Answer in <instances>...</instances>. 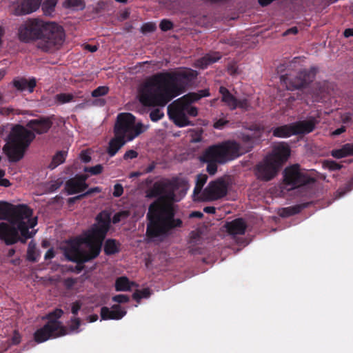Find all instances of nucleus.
<instances>
[{"label": "nucleus", "mask_w": 353, "mask_h": 353, "mask_svg": "<svg viewBox=\"0 0 353 353\" xmlns=\"http://www.w3.org/2000/svg\"><path fill=\"white\" fill-rule=\"evenodd\" d=\"M174 181L163 179L154 183L148 190L147 196L159 197L149 207L147 217V235L152 241L161 240L168 235L170 230L182 225L180 219L174 218L172 201H177L174 192Z\"/></svg>", "instance_id": "f257e3e1"}, {"label": "nucleus", "mask_w": 353, "mask_h": 353, "mask_svg": "<svg viewBox=\"0 0 353 353\" xmlns=\"http://www.w3.org/2000/svg\"><path fill=\"white\" fill-rule=\"evenodd\" d=\"M196 76V72L191 69L157 73L139 85L137 98L144 106L163 108L182 94Z\"/></svg>", "instance_id": "f03ea898"}, {"label": "nucleus", "mask_w": 353, "mask_h": 353, "mask_svg": "<svg viewBox=\"0 0 353 353\" xmlns=\"http://www.w3.org/2000/svg\"><path fill=\"white\" fill-rule=\"evenodd\" d=\"M97 223L79 239L72 241L65 254L68 260L85 263L96 258L110 226V217L105 212L97 216Z\"/></svg>", "instance_id": "7ed1b4c3"}, {"label": "nucleus", "mask_w": 353, "mask_h": 353, "mask_svg": "<svg viewBox=\"0 0 353 353\" xmlns=\"http://www.w3.org/2000/svg\"><path fill=\"white\" fill-rule=\"evenodd\" d=\"M21 217L9 219L8 222L0 223V240L6 245H12L18 241L25 243L26 239L32 238L36 233L29 231L37 224V217L28 216V219Z\"/></svg>", "instance_id": "20e7f679"}, {"label": "nucleus", "mask_w": 353, "mask_h": 353, "mask_svg": "<svg viewBox=\"0 0 353 353\" xmlns=\"http://www.w3.org/2000/svg\"><path fill=\"white\" fill-rule=\"evenodd\" d=\"M243 152L236 141H228L209 147L201 157V160L208 163L207 171L213 175L217 170L216 163H225L237 158Z\"/></svg>", "instance_id": "39448f33"}, {"label": "nucleus", "mask_w": 353, "mask_h": 353, "mask_svg": "<svg viewBox=\"0 0 353 353\" xmlns=\"http://www.w3.org/2000/svg\"><path fill=\"white\" fill-rule=\"evenodd\" d=\"M34 137L30 130L21 125H14L9 134L8 143L3 148L9 161L17 162L23 159L26 148Z\"/></svg>", "instance_id": "423d86ee"}, {"label": "nucleus", "mask_w": 353, "mask_h": 353, "mask_svg": "<svg viewBox=\"0 0 353 353\" xmlns=\"http://www.w3.org/2000/svg\"><path fill=\"white\" fill-rule=\"evenodd\" d=\"M208 176L205 174L196 175L195 186L192 193L194 201H213L225 196L227 194V185L224 180L218 179L210 181L203 189Z\"/></svg>", "instance_id": "0eeeda50"}, {"label": "nucleus", "mask_w": 353, "mask_h": 353, "mask_svg": "<svg viewBox=\"0 0 353 353\" xmlns=\"http://www.w3.org/2000/svg\"><path fill=\"white\" fill-rule=\"evenodd\" d=\"M209 95L208 90H201L198 92L188 93L176 100L174 102V108L172 112L175 123L180 127L188 125L190 121L185 117V114H188L190 117H196L198 114L197 108L192 106L191 103Z\"/></svg>", "instance_id": "6e6552de"}, {"label": "nucleus", "mask_w": 353, "mask_h": 353, "mask_svg": "<svg viewBox=\"0 0 353 353\" xmlns=\"http://www.w3.org/2000/svg\"><path fill=\"white\" fill-rule=\"evenodd\" d=\"M38 48L43 51L49 52L62 45L65 34L61 26L54 22L41 21Z\"/></svg>", "instance_id": "1a4fd4ad"}, {"label": "nucleus", "mask_w": 353, "mask_h": 353, "mask_svg": "<svg viewBox=\"0 0 353 353\" xmlns=\"http://www.w3.org/2000/svg\"><path fill=\"white\" fill-rule=\"evenodd\" d=\"M148 127L140 121L136 122L135 117L131 113H120L117 115L114 131L115 134L129 142L145 132Z\"/></svg>", "instance_id": "9d476101"}, {"label": "nucleus", "mask_w": 353, "mask_h": 353, "mask_svg": "<svg viewBox=\"0 0 353 353\" xmlns=\"http://www.w3.org/2000/svg\"><path fill=\"white\" fill-rule=\"evenodd\" d=\"M63 314L62 310L56 309L48 315V323L34 332V339L37 343L68 334L66 328L57 320Z\"/></svg>", "instance_id": "9b49d317"}, {"label": "nucleus", "mask_w": 353, "mask_h": 353, "mask_svg": "<svg viewBox=\"0 0 353 353\" xmlns=\"http://www.w3.org/2000/svg\"><path fill=\"white\" fill-rule=\"evenodd\" d=\"M314 79V73L306 70L301 71L296 74H285L280 77L281 83L287 90H294L306 87Z\"/></svg>", "instance_id": "f8f14e48"}, {"label": "nucleus", "mask_w": 353, "mask_h": 353, "mask_svg": "<svg viewBox=\"0 0 353 353\" xmlns=\"http://www.w3.org/2000/svg\"><path fill=\"white\" fill-rule=\"evenodd\" d=\"M312 181L305 170L300 169L299 165L286 168L284 170V181L292 188L309 183Z\"/></svg>", "instance_id": "ddd939ff"}, {"label": "nucleus", "mask_w": 353, "mask_h": 353, "mask_svg": "<svg viewBox=\"0 0 353 353\" xmlns=\"http://www.w3.org/2000/svg\"><path fill=\"white\" fill-rule=\"evenodd\" d=\"M32 215V210L26 205L14 206L7 202L0 201V220H7L12 218L21 217L28 219Z\"/></svg>", "instance_id": "4468645a"}, {"label": "nucleus", "mask_w": 353, "mask_h": 353, "mask_svg": "<svg viewBox=\"0 0 353 353\" xmlns=\"http://www.w3.org/2000/svg\"><path fill=\"white\" fill-rule=\"evenodd\" d=\"M39 19H32L21 25L18 31L19 39L23 42H29L33 39H39L41 27Z\"/></svg>", "instance_id": "2eb2a0df"}, {"label": "nucleus", "mask_w": 353, "mask_h": 353, "mask_svg": "<svg viewBox=\"0 0 353 353\" xmlns=\"http://www.w3.org/2000/svg\"><path fill=\"white\" fill-rule=\"evenodd\" d=\"M271 159V157H266L256 165V175L258 179L268 181L276 176L279 166Z\"/></svg>", "instance_id": "dca6fc26"}, {"label": "nucleus", "mask_w": 353, "mask_h": 353, "mask_svg": "<svg viewBox=\"0 0 353 353\" xmlns=\"http://www.w3.org/2000/svg\"><path fill=\"white\" fill-rule=\"evenodd\" d=\"M290 156V148L284 143H279L276 145L272 152V154L268 155V157H271V160L276 163L278 166H281V164L285 161Z\"/></svg>", "instance_id": "f3484780"}, {"label": "nucleus", "mask_w": 353, "mask_h": 353, "mask_svg": "<svg viewBox=\"0 0 353 353\" xmlns=\"http://www.w3.org/2000/svg\"><path fill=\"white\" fill-rule=\"evenodd\" d=\"M126 314V311L120 305H114L112 308L103 307L101 309V317L102 320H119L122 319Z\"/></svg>", "instance_id": "a211bd4d"}, {"label": "nucleus", "mask_w": 353, "mask_h": 353, "mask_svg": "<svg viewBox=\"0 0 353 353\" xmlns=\"http://www.w3.org/2000/svg\"><path fill=\"white\" fill-rule=\"evenodd\" d=\"M42 0H23L14 9L16 15L28 14L36 11L40 6Z\"/></svg>", "instance_id": "6ab92c4d"}, {"label": "nucleus", "mask_w": 353, "mask_h": 353, "mask_svg": "<svg viewBox=\"0 0 353 353\" xmlns=\"http://www.w3.org/2000/svg\"><path fill=\"white\" fill-rule=\"evenodd\" d=\"M292 124L295 134H307L314 130L316 121L314 118H310L307 120L293 123Z\"/></svg>", "instance_id": "aec40b11"}, {"label": "nucleus", "mask_w": 353, "mask_h": 353, "mask_svg": "<svg viewBox=\"0 0 353 353\" xmlns=\"http://www.w3.org/2000/svg\"><path fill=\"white\" fill-rule=\"evenodd\" d=\"M87 177L81 176L69 180L66 183V190L68 194H73L83 192L86 188L85 183Z\"/></svg>", "instance_id": "412c9836"}, {"label": "nucleus", "mask_w": 353, "mask_h": 353, "mask_svg": "<svg viewBox=\"0 0 353 353\" xmlns=\"http://www.w3.org/2000/svg\"><path fill=\"white\" fill-rule=\"evenodd\" d=\"M52 125L49 119H32L30 121L27 126L37 134H43L48 132Z\"/></svg>", "instance_id": "4be33fe9"}, {"label": "nucleus", "mask_w": 353, "mask_h": 353, "mask_svg": "<svg viewBox=\"0 0 353 353\" xmlns=\"http://www.w3.org/2000/svg\"><path fill=\"white\" fill-rule=\"evenodd\" d=\"M227 232L233 236L241 235L245 233L246 224L243 219H236L225 224Z\"/></svg>", "instance_id": "5701e85b"}, {"label": "nucleus", "mask_w": 353, "mask_h": 353, "mask_svg": "<svg viewBox=\"0 0 353 353\" xmlns=\"http://www.w3.org/2000/svg\"><path fill=\"white\" fill-rule=\"evenodd\" d=\"M13 86L19 91L28 90L29 92H32L36 86V80L32 78L28 80L24 78H17L12 81Z\"/></svg>", "instance_id": "b1692460"}, {"label": "nucleus", "mask_w": 353, "mask_h": 353, "mask_svg": "<svg viewBox=\"0 0 353 353\" xmlns=\"http://www.w3.org/2000/svg\"><path fill=\"white\" fill-rule=\"evenodd\" d=\"M219 92L221 95V101L228 106L230 110H234L237 108V99L226 88L221 86L219 88Z\"/></svg>", "instance_id": "393cba45"}, {"label": "nucleus", "mask_w": 353, "mask_h": 353, "mask_svg": "<svg viewBox=\"0 0 353 353\" xmlns=\"http://www.w3.org/2000/svg\"><path fill=\"white\" fill-rule=\"evenodd\" d=\"M123 137L114 134V137L110 140L108 148V153L110 157H113L120 150V148L126 143Z\"/></svg>", "instance_id": "a878e982"}, {"label": "nucleus", "mask_w": 353, "mask_h": 353, "mask_svg": "<svg viewBox=\"0 0 353 353\" xmlns=\"http://www.w3.org/2000/svg\"><path fill=\"white\" fill-rule=\"evenodd\" d=\"M220 59L221 55L219 52L209 53L197 60L196 65L201 68H205L208 65L216 62Z\"/></svg>", "instance_id": "bb28decb"}, {"label": "nucleus", "mask_w": 353, "mask_h": 353, "mask_svg": "<svg viewBox=\"0 0 353 353\" xmlns=\"http://www.w3.org/2000/svg\"><path fill=\"white\" fill-rule=\"evenodd\" d=\"M272 133L274 137L280 138H286L295 134L292 123L276 128L272 130Z\"/></svg>", "instance_id": "cd10ccee"}, {"label": "nucleus", "mask_w": 353, "mask_h": 353, "mask_svg": "<svg viewBox=\"0 0 353 353\" xmlns=\"http://www.w3.org/2000/svg\"><path fill=\"white\" fill-rule=\"evenodd\" d=\"M331 154L332 157L337 159L353 155V144H345L341 148L332 150Z\"/></svg>", "instance_id": "c85d7f7f"}, {"label": "nucleus", "mask_w": 353, "mask_h": 353, "mask_svg": "<svg viewBox=\"0 0 353 353\" xmlns=\"http://www.w3.org/2000/svg\"><path fill=\"white\" fill-rule=\"evenodd\" d=\"M134 283H130L125 276H121L116 280L115 288L117 291H128L134 285Z\"/></svg>", "instance_id": "c756f323"}, {"label": "nucleus", "mask_w": 353, "mask_h": 353, "mask_svg": "<svg viewBox=\"0 0 353 353\" xmlns=\"http://www.w3.org/2000/svg\"><path fill=\"white\" fill-rule=\"evenodd\" d=\"M76 97L75 93H60L54 96V101L59 104H64L73 101Z\"/></svg>", "instance_id": "7c9ffc66"}, {"label": "nucleus", "mask_w": 353, "mask_h": 353, "mask_svg": "<svg viewBox=\"0 0 353 353\" xmlns=\"http://www.w3.org/2000/svg\"><path fill=\"white\" fill-rule=\"evenodd\" d=\"M66 157V152L63 151L58 152L52 158V162L49 165L50 169H54L59 165L64 162Z\"/></svg>", "instance_id": "2f4dec72"}, {"label": "nucleus", "mask_w": 353, "mask_h": 353, "mask_svg": "<svg viewBox=\"0 0 353 353\" xmlns=\"http://www.w3.org/2000/svg\"><path fill=\"white\" fill-rule=\"evenodd\" d=\"M57 0H46L42 5V10L45 15H51L54 10Z\"/></svg>", "instance_id": "473e14b6"}, {"label": "nucleus", "mask_w": 353, "mask_h": 353, "mask_svg": "<svg viewBox=\"0 0 353 353\" xmlns=\"http://www.w3.org/2000/svg\"><path fill=\"white\" fill-rule=\"evenodd\" d=\"M39 254L37 252L36 250V243L31 241L28 244V251H27V259L30 261H36Z\"/></svg>", "instance_id": "72a5a7b5"}, {"label": "nucleus", "mask_w": 353, "mask_h": 353, "mask_svg": "<svg viewBox=\"0 0 353 353\" xmlns=\"http://www.w3.org/2000/svg\"><path fill=\"white\" fill-rule=\"evenodd\" d=\"M104 250L108 254L116 253L118 251L116 241L112 239L107 240L105 243Z\"/></svg>", "instance_id": "f704fd0d"}, {"label": "nucleus", "mask_w": 353, "mask_h": 353, "mask_svg": "<svg viewBox=\"0 0 353 353\" xmlns=\"http://www.w3.org/2000/svg\"><path fill=\"white\" fill-rule=\"evenodd\" d=\"M164 117V113L162 110L159 108H155L152 110L150 113V118L152 121H158Z\"/></svg>", "instance_id": "c9c22d12"}, {"label": "nucleus", "mask_w": 353, "mask_h": 353, "mask_svg": "<svg viewBox=\"0 0 353 353\" xmlns=\"http://www.w3.org/2000/svg\"><path fill=\"white\" fill-rule=\"evenodd\" d=\"M130 215V213L128 211L123 210L121 212H119L118 213L115 214L112 218V222L113 223H117L125 219H127Z\"/></svg>", "instance_id": "e433bc0d"}, {"label": "nucleus", "mask_w": 353, "mask_h": 353, "mask_svg": "<svg viewBox=\"0 0 353 353\" xmlns=\"http://www.w3.org/2000/svg\"><path fill=\"white\" fill-rule=\"evenodd\" d=\"M81 325V321L79 318H74L71 319V324L70 325L69 331L66 329L68 334L72 332H79V328Z\"/></svg>", "instance_id": "4c0bfd02"}, {"label": "nucleus", "mask_w": 353, "mask_h": 353, "mask_svg": "<svg viewBox=\"0 0 353 353\" xmlns=\"http://www.w3.org/2000/svg\"><path fill=\"white\" fill-rule=\"evenodd\" d=\"M150 295V290L148 288L143 289L142 290H138L135 292L133 294V298L139 301L140 299L143 298H148Z\"/></svg>", "instance_id": "58836bf2"}, {"label": "nucleus", "mask_w": 353, "mask_h": 353, "mask_svg": "<svg viewBox=\"0 0 353 353\" xmlns=\"http://www.w3.org/2000/svg\"><path fill=\"white\" fill-rule=\"evenodd\" d=\"M109 88L107 86H99L92 92L93 97H99L108 94Z\"/></svg>", "instance_id": "ea45409f"}, {"label": "nucleus", "mask_w": 353, "mask_h": 353, "mask_svg": "<svg viewBox=\"0 0 353 353\" xmlns=\"http://www.w3.org/2000/svg\"><path fill=\"white\" fill-rule=\"evenodd\" d=\"M19 111L13 108L12 106L4 107L0 108V114L10 115V114H19Z\"/></svg>", "instance_id": "a19ab883"}, {"label": "nucleus", "mask_w": 353, "mask_h": 353, "mask_svg": "<svg viewBox=\"0 0 353 353\" xmlns=\"http://www.w3.org/2000/svg\"><path fill=\"white\" fill-rule=\"evenodd\" d=\"M85 172H90L92 174H100L103 171V166L100 164L96 165L93 167L90 168H84Z\"/></svg>", "instance_id": "79ce46f5"}, {"label": "nucleus", "mask_w": 353, "mask_h": 353, "mask_svg": "<svg viewBox=\"0 0 353 353\" xmlns=\"http://www.w3.org/2000/svg\"><path fill=\"white\" fill-rule=\"evenodd\" d=\"M228 123V121L223 117L218 119H216L214 122V128L218 130L223 129L225 125Z\"/></svg>", "instance_id": "37998d69"}, {"label": "nucleus", "mask_w": 353, "mask_h": 353, "mask_svg": "<svg viewBox=\"0 0 353 353\" xmlns=\"http://www.w3.org/2000/svg\"><path fill=\"white\" fill-rule=\"evenodd\" d=\"M101 191V189L99 187H95V188L90 189L89 190H88L86 192H85L83 194H81L76 197L70 199V201L79 199H81L86 195L90 194L93 192H100Z\"/></svg>", "instance_id": "c03bdc74"}, {"label": "nucleus", "mask_w": 353, "mask_h": 353, "mask_svg": "<svg viewBox=\"0 0 353 353\" xmlns=\"http://www.w3.org/2000/svg\"><path fill=\"white\" fill-rule=\"evenodd\" d=\"M300 211V207L299 206H294V207H290L283 209V215L285 216H290L295 214H297Z\"/></svg>", "instance_id": "a18cd8bd"}, {"label": "nucleus", "mask_w": 353, "mask_h": 353, "mask_svg": "<svg viewBox=\"0 0 353 353\" xmlns=\"http://www.w3.org/2000/svg\"><path fill=\"white\" fill-rule=\"evenodd\" d=\"M156 29V26L153 23H147L143 25L141 27V31L143 33L152 32Z\"/></svg>", "instance_id": "49530a36"}, {"label": "nucleus", "mask_w": 353, "mask_h": 353, "mask_svg": "<svg viewBox=\"0 0 353 353\" xmlns=\"http://www.w3.org/2000/svg\"><path fill=\"white\" fill-rule=\"evenodd\" d=\"M159 26L161 30L167 31L172 28V23L169 20L163 19L161 21Z\"/></svg>", "instance_id": "de8ad7c7"}, {"label": "nucleus", "mask_w": 353, "mask_h": 353, "mask_svg": "<svg viewBox=\"0 0 353 353\" xmlns=\"http://www.w3.org/2000/svg\"><path fill=\"white\" fill-rule=\"evenodd\" d=\"M341 121L345 124H350L353 123V114L349 112L342 114Z\"/></svg>", "instance_id": "09e8293b"}, {"label": "nucleus", "mask_w": 353, "mask_h": 353, "mask_svg": "<svg viewBox=\"0 0 353 353\" xmlns=\"http://www.w3.org/2000/svg\"><path fill=\"white\" fill-rule=\"evenodd\" d=\"M137 156H138V152L137 151H135L134 150H130L125 152V153L123 155V159L125 160L133 159L137 158Z\"/></svg>", "instance_id": "8fccbe9b"}, {"label": "nucleus", "mask_w": 353, "mask_h": 353, "mask_svg": "<svg viewBox=\"0 0 353 353\" xmlns=\"http://www.w3.org/2000/svg\"><path fill=\"white\" fill-rule=\"evenodd\" d=\"M123 192V186L119 183L115 184L114 186L113 196L115 197H119L122 195Z\"/></svg>", "instance_id": "3c124183"}, {"label": "nucleus", "mask_w": 353, "mask_h": 353, "mask_svg": "<svg viewBox=\"0 0 353 353\" xmlns=\"http://www.w3.org/2000/svg\"><path fill=\"white\" fill-rule=\"evenodd\" d=\"M113 301L117 303H126L129 301L128 296L124 294L116 295L112 298Z\"/></svg>", "instance_id": "603ef678"}, {"label": "nucleus", "mask_w": 353, "mask_h": 353, "mask_svg": "<svg viewBox=\"0 0 353 353\" xmlns=\"http://www.w3.org/2000/svg\"><path fill=\"white\" fill-rule=\"evenodd\" d=\"M21 337L19 333L17 330H14L11 339V344L18 345L21 342Z\"/></svg>", "instance_id": "864d4df0"}, {"label": "nucleus", "mask_w": 353, "mask_h": 353, "mask_svg": "<svg viewBox=\"0 0 353 353\" xmlns=\"http://www.w3.org/2000/svg\"><path fill=\"white\" fill-rule=\"evenodd\" d=\"M327 167L330 170H340L342 168V165L335 161H331L327 162Z\"/></svg>", "instance_id": "5fc2aeb1"}, {"label": "nucleus", "mask_w": 353, "mask_h": 353, "mask_svg": "<svg viewBox=\"0 0 353 353\" xmlns=\"http://www.w3.org/2000/svg\"><path fill=\"white\" fill-rule=\"evenodd\" d=\"M237 104H238L237 107H239L240 108L245 109V110H248L250 107V104L247 99H243V100H239V101L237 100Z\"/></svg>", "instance_id": "6e6d98bb"}, {"label": "nucleus", "mask_w": 353, "mask_h": 353, "mask_svg": "<svg viewBox=\"0 0 353 353\" xmlns=\"http://www.w3.org/2000/svg\"><path fill=\"white\" fill-rule=\"evenodd\" d=\"M81 304L77 301L72 303V313L74 315H77L79 310L81 309Z\"/></svg>", "instance_id": "4d7b16f0"}, {"label": "nucleus", "mask_w": 353, "mask_h": 353, "mask_svg": "<svg viewBox=\"0 0 353 353\" xmlns=\"http://www.w3.org/2000/svg\"><path fill=\"white\" fill-rule=\"evenodd\" d=\"M352 187H353V182L350 181L347 183L345 191H342V189H339L338 190V192L339 193L340 196L344 195L347 192L350 191L352 190Z\"/></svg>", "instance_id": "13d9d810"}, {"label": "nucleus", "mask_w": 353, "mask_h": 353, "mask_svg": "<svg viewBox=\"0 0 353 353\" xmlns=\"http://www.w3.org/2000/svg\"><path fill=\"white\" fill-rule=\"evenodd\" d=\"M298 33V28L296 27H292L291 28L288 29L285 32H283V35L286 36L290 34H296Z\"/></svg>", "instance_id": "bf43d9fd"}, {"label": "nucleus", "mask_w": 353, "mask_h": 353, "mask_svg": "<svg viewBox=\"0 0 353 353\" xmlns=\"http://www.w3.org/2000/svg\"><path fill=\"white\" fill-rule=\"evenodd\" d=\"M345 131V127L341 126V128L335 130L332 132V134L334 136H338Z\"/></svg>", "instance_id": "052dcab7"}, {"label": "nucleus", "mask_w": 353, "mask_h": 353, "mask_svg": "<svg viewBox=\"0 0 353 353\" xmlns=\"http://www.w3.org/2000/svg\"><path fill=\"white\" fill-rule=\"evenodd\" d=\"M81 159L85 163H88L91 160V157L85 152L81 154Z\"/></svg>", "instance_id": "680f3d73"}, {"label": "nucleus", "mask_w": 353, "mask_h": 353, "mask_svg": "<svg viewBox=\"0 0 353 353\" xmlns=\"http://www.w3.org/2000/svg\"><path fill=\"white\" fill-rule=\"evenodd\" d=\"M203 211L208 214H214L216 212V209L214 207L208 206L203 208Z\"/></svg>", "instance_id": "e2e57ef3"}, {"label": "nucleus", "mask_w": 353, "mask_h": 353, "mask_svg": "<svg viewBox=\"0 0 353 353\" xmlns=\"http://www.w3.org/2000/svg\"><path fill=\"white\" fill-rule=\"evenodd\" d=\"M343 35L345 37H350L353 36V28L345 29Z\"/></svg>", "instance_id": "0e129e2a"}, {"label": "nucleus", "mask_w": 353, "mask_h": 353, "mask_svg": "<svg viewBox=\"0 0 353 353\" xmlns=\"http://www.w3.org/2000/svg\"><path fill=\"white\" fill-rule=\"evenodd\" d=\"M98 319V315L97 314H92L87 317V321L89 323H93L95 322Z\"/></svg>", "instance_id": "69168bd1"}, {"label": "nucleus", "mask_w": 353, "mask_h": 353, "mask_svg": "<svg viewBox=\"0 0 353 353\" xmlns=\"http://www.w3.org/2000/svg\"><path fill=\"white\" fill-rule=\"evenodd\" d=\"M0 185L3 187H9L11 185V183L7 179H1L0 180Z\"/></svg>", "instance_id": "338daca9"}, {"label": "nucleus", "mask_w": 353, "mask_h": 353, "mask_svg": "<svg viewBox=\"0 0 353 353\" xmlns=\"http://www.w3.org/2000/svg\"><path fill=\"white\" fill-rule=\"evenodd\" d=\"M85 48L91 52H96L97 50V46L85 45Z\"/></svg>", "instance_id": "774afa93"}]
</instances>
